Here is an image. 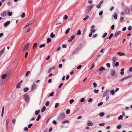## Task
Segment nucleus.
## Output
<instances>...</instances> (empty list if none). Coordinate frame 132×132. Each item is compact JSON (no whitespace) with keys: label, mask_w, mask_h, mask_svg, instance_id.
I'll return each mask as SVG.
<instances>
[{"label":"nucleus","mask_w":132,"mask_h":132,"mask_svg":"<svg viewBox=\"0 0 132 132\" xmlns=\"http://www.w3.org/2000/svg\"><path fill=\"white\" fill-rule=\"evenodd\" d=\"M94 6V5L93 4H92L91 5H89L85 10L84 11L85 13H88L92 8Z\"/></svg>","instance_id":"1"},{"label":"nucleus","mask_w":132,"mask_h":132,"mask_svg":"<svg viewBox=\"0 0 132 132\" xmlns=\"http://www.w3.org/2000/svg\"><path fill=\"white\" fill-rule=\"evenodd\" d=\"M37 85L35 83H34L32 85L31 87V91L32 92L34 91L35 90H36L37 88Z\"/></svg>","instance_id":"2"},{"label":"nucleus","mask_w":132,"mask_h":132,"mask_svg":"<svg viewBox=\"0 0 132 132\" xmlns=\"http://www.w3.org/2000/svg\"><path fill=\"white\" fill-rule=\"evenodd\" d=\"M24 98L26 103H27L29 98V96L28 95L24 94Z\"/></svg>","instance_id":"3"},{"label":"nucleus","mask_w":132,"mask_h":132,"mask_svg":"<svg viewBox=\"0 0 132 132\" xmlns=\"http://www.w3.org/2000/svg\"><path fill=\"white\" fill-rule=\"evenodd\" d=\"M110 91L109 90H106L103 96V97L108 95L109 94Z\"/></svg>","instance_id":"4"},{"label":"nucleus","mask_w":132,"mask_h":132,"mask_svg":"<svg viewBox=\"0 0 132 132\" xmlns=\"http://www.w3.org/2000/svg\"><path fill=\"white\" fill-rule=\"evenodd\" d=\"M29 43H27L24 46L23 51L24 50H26L29 47Z\"/></svg>","instance_id":"5"},{"label":"nucleus","mask_w":132,"mask_h":132,"mask_svg":"<svg viewBox=\"0 0 132 132\" xmlns=\"http://www.w3.org/2000/svg\"><path fill=\"white\" fill-rule=\"evenodd\" d=\"M124 11L125 13L127 14H128L130 12L129 9L127 7H125V8Z\"/></svg>","instance_id":"6"},{"label":"nucleus","mask_w":132,"mask_h":132,"mask_svg":"<svg viewBox=\"0 0 132 132\" xmlns=\"http://www.w3.org/2000/svg\"><path fill=\"white\" fill-rule=\"evenodd\" d=\"M93 125V123L90 120H88L87 123V125L88 126H92Z\"/></svg>","instance_id":"7"},{"label":"nucleus","mask_w":132,"mask_h":132,"mask_svg":"<svg viewBox=\"0 0 132 132\" xmlns=\"http://www.w3.org/2000/svg\"><path fill=\"white\" fill-rule=\"evenodd\" d=\"M75 36L73 35H72L69 39L68 40L69 42H71L73 39L75 38Z\"/></svg>","instance_id":"8"},{"label":"nucleus","mask_w":132,"mask_h":132,"mask_svg":"<svg viewBox=\"0 0 132 132\" xmlns=\"http://www.w3.org/2000/svg\"><path fill=\"white\" fill-rule=\"evenodd\" d=\"M5 48L4 47L0 51V57H1L3 54Z\"/></svg>","instance_id":"9"},{"label":"nucleus","mask_w":132,"mask_h":132,"mask_svg":"<svg viewBox=\"0 0 132 132\" xmlns=\"http://www.w3.org/2000/svg\"><path fill=\"white\" fill-rule=\"evenodd\" d=\"M7 11L3 12L1 14V16L3 17L6 16L7 15Z\"/></svg>","instance_id":"10"},{"label":"nucleus","mask_w":132,"mask_h":132,"mask_svg":"<svg viewBox=\"0 0 132 132\" xmlns=\"http://www.w3.org/2000/svg\"><path fill=\"white\" fill-rule=\"evenodd\" d=\"M10 23V21H7V22H5L4 24V26L6 27Z\"/></svg>","instance_id":"11"},{"label":"nucleus","mask_w":132,"mask_h":132,"mask_svg":"<svg viewBox=\"0 0 132 132\" xmlns=\"http://www.w3.org/2000/svg\"><path fill=\"white\" fill-rule=\"evenodd\" d=\"M103 3V1H101L99 3L98 5H97L96 7L97 8L100 9L101 8V6Z\"/></svg>","instance_id":"12"},{"label":"nucleus","mask_w":132,"mask_h":132,"mask_svg":"<svg viewBox=\"0 0 132 132\" xmlns=\"http://www.w3.org/2000/svg\"><path fill=\"white\" fill-rule=\"evenodd\" d=\"M105 68L103 67H100L99 69L97 71V72H98L99 71H102L103 70H105Z\"/></svg>","instance_id":"13"},{"label":"nucleus","mask_w":132,"mask_h":132,"mask_svg":"<svg viewBox=\"0 0 132 132\" xmlns=\"http://www.w3.org/2000/svg\"><path fill=\"white\" fill-rule=\"evenodd\" d=\"M121 32L120 31H118V32H115L114 34V37H117L118 36L120 33Z\"/></svg>","instance_id":"14"},{"label":"nucleus","mask_w":132,"mask_h":132,"mask_svg":"<svg viewBox=\"0 0 132 132\" xmlns=\"http://www.w3.org/2000/svg\"><path fill=\"white\" fill-rule=\"evenodd\" d=\"M116 74V71L114 70H112L111 71V75L112 76H115Z\"/></svg>","instance_id":"15"},{"label":"nucleus","mask_w":132,"mask_h":132,"mask_svg":"<svg viewBox=\"0 0 132 132\" xmlns=\"http://www.w3.org/2000/svg\"><path fill=\"white\" fill-rule=\"evenodd\" d=\"M117 54L120 56H125V55L124 53L120 52L117 53Z\"/></svg>","instance_id":"16"},{"label":"nucleus","mask_w":132,"mask_h":132,"mask_svg":"<svg viewBox=\"0 0 132 132\" xmlns=\"http://www.w3.org/2000/svg\"><path fill=\"white\" fill-rule=\"evenodd\" d=\"M117 57H115V56H114L113 57V58H112V61L114 63L117 60Z\"/></svg>","instance_id":"17"},{"label":"nucleus","mask_w":132,"mask_h":132,"mask_svg":"<svg viewBox=\"0 0 132 132\" xmlns=\"http://www.w3.org/2000/svg\"><path fill=\"white\" fill-rule=\"evenodd\" d=\"M6 74H4L2 76L1 78L3 79H4L6 77Z\"/></svg>","instance_id":"18"},{"label":"nucleus","mask_w":132,"mask_h":132,"mask_svg":"<svg viewBox=\"0 0 132 132\" xmlns=\"http://www.w3.org/2000/svg\"><path fill=\"white\" fill-rule=\"evenodd\" d=\"M54 92H52L48 96V97H49L50 96H53L54 94Z\"/></svg>","instance_id":"19"},{"label":"nucleus","mask_w":132,"mask_h":132,"mask_svg":"<svg viewBox=\"0 0 132 132\" xmlns=\"http://www.w3.org/2000/svg\"><path fill=\"white\" fill-rule=\"evenodd\" d=\"M124 69L123 68L121 70V72H120V74L122 76L124 74Z\"/></svg>","instance_id":"20"},{"label":"nucleus","mask_w":132,"mask_h":132,"mask_svg":"<svg viewBox=\"0 0 132 132\" xmlns=\"http://www.w3.org/2000/svg\"><path fill=\"white\" fill-rule=\"evenodd\" d=\"M29 89V88L28 87H26L24 88L23 91L24 92H28Z\"/></svg>","instance_id":"21"},{"label":"nucleus","mask_w":132,"mask_h":132,"mask_svg":"<svg viewBox=\"0 0 132 132\" xmlns=\"http://www.w3.org/2000/svg\"><path fill=\"white\" fill-rule=\"evenodd\" d=\"M46 108L45 106H44L43 107L42 109L41 110V112H44L46 110Z\"/></svg>","instance_id":"22"},{"label":"nucleus","mask_w":132,"mask_h":132,"mask_svg":"<svg viewBox=\"0 0 132 132\" xmlns=\"http://www.w3.org/2000/svg\"><path fill=\"white\" fill-rule=\"evenodd\" d=\"M132 76L130 75L124 77L125 78V79H126L131 78Z\"/></svg>","instance_id":"23"},{"label":"nucleus","mask_w":132,"mask_h":132,"mask_svg":"<svg viewBox=\"0 0 132 132\" xmlns=\"http://www.w3.org/2000/svg\"><path fill=\"white\" fill-rule=\"evenodd\" d=\"M69 122V120H65L62 121V124H64L65 123H68Z\"/></svg>","instance_id":"24"},{"label":"nucleus","mask_w":132,"mask_h":132,"mask_svg":"<svg viewBox=\"0 0 132 132\" xmlns=\"http://www.w3.org/2000/svg\"><path fill=\"white\" fill-rule=\"evenodd\" d=\"M40 112V110H38L35 111V115H37Z\"/></svg>","instance_id":"25"},{"label":"nucleus","mask_w":132,"mask_h":132,"mask_svg":"<svg viewBox=\"0 0 132 132\" xmlns=\"http://www.w3.org/2000/svg\"><path fill=\"white\" fill-rule=\"evenodd\" d=\"M110 94H112V95H113L115 94V92L114 90L113 89L112 90L110 91Z\"/></svg>","instance_id":"26"},{"label":"nucleus","mask_w":132,"mask_h":132,"mask_svg":"<svg viewBox=\"0 0 132 132\" xmlns=\"http://www.w3.org/2000/svg\"><path fill=\"white\" fill-rule=\"evenodd\" d=\"M113 36V34L112 33L111 34H110V36H109V37L108 38H107V39H110Z\"/></svg>","instance_id":"27"},{"label":"nucleus","mask_w":132,"mask_h":132,"mask_svg":"<svg viewBox=\"0 0 132 132\" xmlns=\"http://www.w3.org/2000/svg\"><path fill=\"white\" fill-rule=\"evenodd\" d=\"M55 35L53 34V32H52L50 34V37L53 38L54 37Z\"/></svg>","instance_id":"28"},{"label":"nucleus","mask_w":132,"mask_h":132,"mask_svg":"<svg viewBox=\"0 0 132 132\" xmlns=\"http://www.w3.org/2000/svg\"><path fill=\"white\" fill-rule=\"evenodd\" d=\"M37 47V44L36 43H35L33 44V48H35Z\"/></svg>","instance_id":"29"},{"label":"nucleus","mask_w":132,"mask_h":132,"mask_svg":"<svg viewBox=\"0 0 132 132\" xmlns=\"http://www.w3.org/2000/svg\"><path fill=\"white\" fill-rule=\"evenodd\" d=\"M4 107L3 106L2 108L1 115L2 116H3L4 113Z\"/></svg>","instance_id":"30"},{"label":"nucleus","mask_w":132,"mask_h":132,"mask_svg":"<svg viewBox=\"0 0 132 132\" xmlns=\"http://www.w3.org/2000/svg\"><path fill=\"white\" fill-rule=\"evenodd\" d=\"M65 116H63V117H62V116H59L58 118L59 119L62 120L65 118Z\"/></svg>","instance_id":"31"},{"label":"nucleus","mask_w":132,"mask_h":132,"mask_svg":"<svg viewBox=\"0 0 132 132\" xmlns=\"http://www.w3.org/2000/svg\"><path fill=\"white\" fill-rule=\"evenodd\" d=\"M70 29L69 28H68L66 31L65 32V34H68L69 32Z\"/></svg>","instance_id":"32"},{"label":"nucleus","mask_w":132,"mask_h":132,"mask_svg":"<svg viewBox=\"0 0 132 132\" xmlns=\"http://www.w3.org/2000/svg\"><path fill=\"white\" fill-rule=\"evenodd\" d=\"M81 31L80 30H79L77 32V35H79L81 34Z\"/></svg>","instance_id":"33"},{"label":"nucleus","mask_w":132,"mask_h":132,"mask_svg":"<svg viewBox=\"0 0 132 132\" xmlns=\"http://www.w3.org/2000/svg\"><path fill=\"white\" fill-rule=\"evenodd\" d=\"M25 14L24 13H22V14L21 15V17L22 18H24L25 17Z\"/></svg>","instance_id":"34"},{"label":"nucleus","mask_w":132,"mask_h":132,"mask_svg":"<svg viewBox=\"0 0 132 132\" xmlns=\"http://www.w3.org/2000/svg\"><path fill=\"white\" fill-rule=\"evenodd\" d=\"M51 40L50 38H48L47 39V43L51 42Z\"/></svg>","instance_id":"35"},{"label":"nucleus","mask_w":132,"mask_h":132,"mask_svg":"<svg viewBox=\"0 0 132 132\" xmlns=\"http://www.w3.org/2000/svg\"><path fill=\"white\" fill-rule=\"evenodd\" d=\"M32 20L30 21L29 22L27 23L26 24V25L27 27L28 26V25L30 24L32 22H31L32 21Z\"/></svg>","instance_id":"36"},{"label":"nucleus","mask_w":132,"mask_h":132,"mask_svg":"<svg viewBox=\"0 0 132 132\" xmlns=\"http://www.w3.org/2000/svg\"><path fill=\"white\" fill-rule=\"evenodd\" d=\"M63 18L65 20H67L68 18V16L67 15H65L63 16Z\"/></svg>","instance_id":"37"},{"label":"nucleus","mask_w":132,"mask_h":132,"mask_svg":"<svg viewBox=\"0 0 132 132\" xmlns=\"http://www.w3.org/2000/svg\"><path fill=\"white\" fill-rule=\"evenodd\" d=\"M107 35V33L106 32H105L104 34L103 35L102 37L103 38H105L106 36Z\"/></svg>","instance_id":"38"},{"label":"nucleus","mask_w":132,"mask_h":132,"mask_svg":"<svg viewBox=\"0 0 132 132\" xmlns=\"http://www.w3.org/2000/svg\"><path fill=\"white\" fill-rule=\"evenodd\" d=\"M12 12H10L9 11L7 13L8 15L10 16H11L12 15Z\"/></svg>","instance_id":"39"},{"label":"nucleus","mask_w":132,"mask_h":132,"mask_svg":"<svg viewBox=\"0 0 132 132\" xmlns=\"http://www.w3.org/2000/svg\"><path fill=\"white\" fill-rule=\"evenodd\" d=\"M70 111L69 109H68L66 111V113L67 114H68L70 113Z\"/></svg>","instance_id":"40"},{"label":"nucleus","mask_w":132,"mask_h":132,"mask_svg":"<svg viewBox=\"0 0 132 132\" xmlns=\"http://www.w3.org/2000/svg\"><path fill=\"white\" fill-rule=\"evenodd\" d=\"M30 73V71H28L26 73V74L25 75V76L27 77V76H28V75H29V74Z\"/></svg>","instance_id":"41"},{"label":"nucleus","mask_w":132,"mask_h":132,"mask_svg":"<svg viewBox=\"0 0 132 132\" xmlns=\"http://www.w3.org/2000/svg\"><path fill=\"white\" fill-rule=\"evenodd\" d=\"M45 46V44H43L42 45H40L39 47L40 48H42L43 47H44Z\"/></svg>","instance_id":"42"},{"label":"nucleus","mask_w":132,"mask_h":132,"mask_svg":"<svg viewBox=\"0 0 132 132\" xmlns=\"http://www.w3.org/2000/svg\"><path fill=\"white\" fill-rule=\"evenodd\" d=\"M20 84H19V83H18L16 86V87L17 88H20Z\"/></svg>","instance_id":"43"},{"label":"nucleus","mask_w":132,"mask_h":132,"mask_svg":"<svg viewBox=\"0 0 132 132\" xmlns=\"http://www.w3.org/2000/svg\"><path fill=\"white\" fill-rule=\"evenodd\" d=\"M50 104V102L49 101H47L45 103V105L46 106H48Z\"/></svg>","instance_id":"44"},{"label":"nucleus","mask_w":132,"mask_h":132,"mask_svg":"<svg viewBox=\"0 0 132 132\" xmlns=\"http://www.w3.org/2000/svg\"><path fill=\"white\" fill-rule=\"evenodd\" d=\"M89 17V16L88 15H87L85 17V18H84V19H83V20L84 21H85V20H86V19H87Z\"/></svg>","instance_id":"45"},{"label":"nucleus","mask_w":132,"mask_h":132,"mask_svg":"<svg viewBox=\"0 0 132 132\" xmlns=\"http://www.w3.org/2000/svg\"><path fill=\"white\" fill-rule=\"evenodd\" d=\"M105 114V113L104 112L100 113L99 114V116H104Z\"/></svg>","instance_id":"46"},{"label":"nucleus","mask_w":132,"mask_h":132,"mask_svg":"<svg viewBox=\"0 0 132 132\" xmlns=\"http://www.w3.org/2000/svg\"><path fill=\"white\" fill-rule=\"evenodd\" d=\"M118 15L117 14H115L114 15V17L115 19H117Z\"/></svg>","instance_id":"47"},{"label":"nucleus","mask_w":132,"mask_h":132,"mask_svg":"<svg viewBox=\"0 0 132 132\" xmlns=\"http://www.w3.org/2000/svg\"><path fill=\"white\" fill-rule=\"evenodd\" d=\"M95 66V64H93L91 66V67L90 68L89 70L91 69H93Z\"/></svg>","instance_id":"48"},{"label":"nucleus","mask_w":132,"mask_h":132,"mask_svg":"<svg viewBox=\"0 0 132 132\" xmlns=\"http://www.w3.org/2000/svg\"><path fill=\"white\" fill-rule=\"evenodd\" d=\"M124 20V18L123 17H121L120 18V22H122Z\"/></svg>","instance_id":"49"},{"label":"nucleus","mask_w":132,"mask_h":132,"mask_svg":"<svg viewBox=\"0 0 132 132\" xmlns=\"http://www.w3.org/2000/svg\"><path fill=\"white\" fill-rule=\"evenodd\" d=\"M119 63L118 62H117L115 64V65L116 67H117L119 65Z\"/></svg>","instance_id":"50"},{"label":"nucleus","mask_w":132,"mask_h":132,"mask_svg":"<svg viewBox=\"0 0 132 132\" xmlns=\"http://www.w3.org/2000/svg\"><path fill=\"white\" fill-rule=\"evenodd\" d=\"M111 28L112 30H114V25L113 24L111 27Z\"/></svg>","instance_id":"51"},{"label":"nucleus","mask_w":132,"mask_h":132,"mask_svg":"<svg viewBox=\"0 0 132 132\" xmlns=\"http://www.w3.org/2000/svg\"><path fill=\"white\" fill-rule=\"evenodd\" d=\"M94 91L95 93H97L98 92L99 90H98L94 89Z\"/></svg>","instance_id":"52"},{"label":"nucleus","mask_w":132,"mask_h":132,"mask_svg":"<svg viewBox=\"0 0 132 132\" xmlns=\"http://www.w3.org/2000/svg\"><path fill=\"white\" fill-rule=\"evenodd\" d=\"M33 125L32 123H30L29 125L28 126V127L29 128H30Z\"/></svg>","instance_id":"53"},{"label":"nucleus","mask_w":132,"mask_h":132,"mask_svg":"<svg viewBox=\"0 0 132 132\" xmlns=\"http://www.w3.org/2000/svg\"><path fill=\"white\" fill-rule=\"evenodd\" d=\"M90 31L92 32H92V33H94L95 31V30L94 29H91Z\"/></svg>","instance_id":"54"},{"label":"nucleus","mask_w":132,"mask_h":132,"mask_svg":"<svg viewBox=\"0 0 132 132\" xmlns=\"http://www.w3.org/2000/svg\"><path fill=\"white\" fill-rule=\"evenodd\" d=\"M59 105V104L58 103H56V104H55V108H57L58 106Z\"/></svg>","instance_id":"55"},{"label":"nucleus","mask_w":132,"mask_h":132,"mask_svg":"<svg viewBox=\"0 0 132 132\" xmlns=\"http://www.w3.org/2000/svg\"><path fill=\"white\" fill-rule=\"evenodd\" d=\"M52 123L54 125H56L57 123L56 121L55 120H54L52 121Z\"/></svg>","instance_id":"56"},{"label":"nucleus","mask_w":132,"mask_h":132,"mask_svg":"<svg viewBox=\"0 0 132 132\" xmlns=\"http://www.w3.org/2000/svg\"><path fill=\"white\" fill-rule=\"evenodd\" d=\"M74 101V100L73 99H71L70 100L69 102L70 104L72 103Z\"/></svg>","instance_id":"57"},{"label":"nucleus","mask_w":132,"mask_h":132,"mask_svg":"<svg viewBox=\"0 0 132 132\" xmlns=\"http://www.w3.org/2000/svg\"><path fill=\"white\" fill-rule=\"evenodd\" d=\"M121 126L120 125H119L117 126V128L118 129H120L121 128Z\"/></svg>","instance_id":"58"},{"label":"nucleus","mask_w":132,"mask_h":132,"mask_svg":"<svg viewBox=\"0 0 132 132\" xmlns=\"http://www.w3.org/2000/svg\"><path fill=\"white\" fill-rule=\"evenodd\" d=\"M93 101V99L92 98H90L88 100V102H91Z\"/></svg>","instance_id":"59"},{"label":"nucleus","mask_w":132,"mask_h":132,"mask_svg":"<svg viewBox=\"0 0 132 132\" xmlns=\"http://www.w3.org/2000/svg\"><path fill=\"white\" fill-rule=\"evenodd\" d=\"M41 116H38V117L36 119V121H38L41 118Z\"/></svg>","instance_id":"60"},{"label":"nucleus","mask_w":132,"mask_h":132,"mask_svg":"<svg viewBox=\"0 0 132 132\" xmlns=\"http://www.w3.org/2000/svg\"><path fill=\"white\" fill-rule=\"evenodd\" d=\"M93 85L94 86V87H96L97 86V84L95 82H94L93 83Z\"/></svg>","instance_id":"61"},{"label":"nucleus","mask_w":132,"mask_h":132,"mask_svg":"<svg viewBox=\"0 0 132 132\" xmlns=\"http://www.w3.org/2000/svg\"><path fill=\"white\" fill-rule=\"evenodd\" d=\"M106 65L107 66L108 68H109L110 67V64L109 63H107L106 64Z\"/></svg>","instance_id":"62"},{"label":"nucleus","mask_w":132,"mask_h":132,"mask_svg":"<svg viewBox=\"0 0 132 132\" xmlns=\"http://www.w3.org/2000/svg\"><path fill=\"white\" fill-rule=\"evenodd\" d=\"M12 4V3L11 2L9 1L7 2V4L8 5L10 6Z\"/></svg>","instance_id":"63"},{"label":"nucleus","mask_w":132,"mask_h":132,"mask_svg":"<svg viewBox=\"0 0 132 132\" xmlns=\"http://www.w3.org/2000/svg\"><path fill=\"white\" fill-rule=\"evenodd\" d=\"M103 12L102 11H100L99 13V15L100 16L102 15L103 14Z\"/></svg>","instance_id":"64"}]
</instances>
